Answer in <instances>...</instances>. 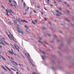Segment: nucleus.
<instances>
[{
	"instance_id": "0e129e2a",
	"label": "nucleus",
	"mask_w": 74,
	"mask_h": 74,
	"mask_svg": "<svg viewBox=\"0 0 74 74\" xmlns=\"http://www.w3.org/2000/svg\"><path fill=\"white\" fill-rule=\"evenodd\" d=\"M22 2H23V0H21Z\"/></svg>"
},
{
	"instance_id": "f704fd0d",
	"label": "nucleus",
	"mask_w": 74,
	"mask_h": 74,
	"mask_svg": "<svg viewBox=\"0 0 74 74\" xmlns=\"http://www.w3.org/2000/svg\"><path fill=\"white\" fill-rule=\"evenodd\" d=\"M10 5L11 7H13V5H12V4H10Z\"/></svg>"
},
{
	"instance_id": "8fccbe9b",
	"label": "nucleus",
	"mask_w": 74,
	"mask_h": 74,
	"mask_svg": "<svg viewBox=\"0 0 74 74\" xmlns=\"http://www.w3.org/2000/svg\"><path fill=\"white\" fill-rule=\"evenodd\" d=\"M13 54H14L15 56H16V54H15V53H14Z\"/></svg>"
},
{
	"instance_id": "20e7f679",
	"label": "nucleus",
	"mask_w": 74,
	"mask_h": 74,
	"mask_svg": "<svg viewBox=\"0 0 74 74\" xmlns=\"http://www.w3.org/2000/svg\"><path fill=\"white\" fill-rule=\"evenodd\" d=\"M29 61L31 63V65H32V66H33V67H34V65L33 64V63H32V62H33V61H32V60H29Z\"/></svg>"
},
{
	"instance_id": "13d9d810",
	"label": "nucleus",
	"mask_w": 74,
	"mask_h": 74,
	"mask_svg": "<svg viewBox=\"0 0 74 74\" xmlns=\"http://www.w3.org/2000/svg\"><path fill=\"white\" fill-rule=\"evenodd\" d=\"M16 73L17 74H19V73H18V72H16Z\"/></svg>"
},
{
	"instance_id": "864d4df0",
	"label": "nucleus",
	"mask_w": 74,
	"mask_h": 74,
	"mask_svg": "<svg viewBox=\"0 0 74 74\" xmlns=\"http://www.w3.org/2000/svg\"><path fill=\"white\" fill-rule=\"evenodd\" d=\"M2 74H5V73H4V72H2Z\"/></svg>"
},
{
	"instance_id": "e433bc0d",
	"label": "nucleus",
	"mask_w": 74,
	"mask_h": 74,
	"mask_svg": "<svg viewBox=\"0 0 74 74\" xmlns=\"http://www.w3.org/2000/svg\"><path fill=\"white\" fill-rule=\"evenodd\" d=\"M44 8L45 9V10H46V11H47V9H46V8Z\"/></svg>"
},
{
	"instance_id": "2eb2a0df",
	"label": "nucleus",
	"mask_w": 74,
	"mask_h": 74,
	"mask_svg": "<svg viewBox=\"0 0 74 74\" xmlns=\"http://www.w3.org/2000/svg\"><path fill=\"white\" fill-rule=\"evenodd\" d=\"M25 28H26L27 29H29V28H28L26 25H25Z\"/></svg>"
},
{
	"instance_id": "774afa93",
	"label": "nucleus",
	"mask_w": 74,
	"mask_h": 74,
	"mask_svg": "<svg viewBox=\"0 0 74 74\" xmlns=\"http://www.w3.org/2000/svg\"><path fill=\"white\" fill-rule=\"evenodd\" d=\"M64 3H65V4H66V2H64Z\"/></svg>"
},
{
	"instance_id": "3c124183",
	"label": "nucleus",
	"mask_w": 74,
	"mask_h": 74,
	"mask_svg": "<svg viewBox=\"0 0 74 74\" xmlns=\"http://www.w3.org/2000/svg\"><path fill=\"white\" fill-rule=\"evenodd\" d=\"M28 55L29 56V58H30V55H29V54H28Z\"/></svg>"
},
{
	"instance_id": "dca6fc26",
	"label": "nucleus",
	"mask_w": 74,
	"mask_h": 74,
	"mask_svg": "<svg viewBox=\"0 0 74 74\" xmlns=\"http://www.w3.org/2000/svg\"><path fill=\"white\" fill-rule=\"evenodd\" d=\"M16 20L17 21H18V22H21V21H19V18H16Z\"/></svg>"
},
{
	"instance_id": "ea45409f",
	"label": "nucleus",
	"mask_w": 74,
	"mask_h": 74,
	"mask_svg": "<svg viewBox=\"0 0 74 74\" xmlns=\"http://www.w3.org/2000/svg\"><path fill=\"white\" fill-rule=\"evenodd\" d=\"M67 21V22H70V20H66Z\"/></svg>"
},
{
	"instance_id": "4468645a",
	"label": "nucleus",
	"mask_w": 74,
	"mask_h": 74,
	"mask_svg": "<svg viewBox=\"0 0 74 74\" xmlns=\"http://www.w3.org/2000/svg\"><path fill=\"white\" fill-rule=\"evenodd\" d=\"M2 67L3 68V69H5V70L6 71H7V69H5V68L3 67V66H2Z\"/></svg>"
},
{
	"instance_id": "1a4fd4ad",
	"label": "nucleus",
	"mask_w": 74,
	"mask_h": 74,
	"mask_svg": "<svg viewBox=\"0 0 74 74\" xmlns=\"http://www.w3.org/2000/svg\"><path fill=\"white\" fill-rule=\"evenodd\" d=\"M8 52H9L10 53V54L12 55H13V54L10 51H8Z\"/></svg>"
},
{
	"instance_id": "ddd939ff",
	"label": "nucleus",
	"mask_w": 74,
	"mask_h": 74,
	"mask_svg": "<svg viewBox=\"0 0 74 74\" xmlns=\"http://www.w3.org/2000/svg\"><path fill=\"white\" fill-rule=\"evenodd\" d=\"M56 12H58V13H60V14H62V13H60V12H59V11L58 10H56Z\"/></svg>"
},
{
	"instance_id": "72a5a7b5",
	"label": "nucleus",
	"mask_w": 74,
	"mask_h": 74,
	"mask_svg": "<svg viewBox=\"0 0 74 74\" xmlns=\"http://www.w3.org/2000/svg\"><path fill=\"white\" fill-rule=\"evenodd\" d=\"M11 51L12 53H14V52H13V51H12V49H11Z\"/></svg>"
},
{
	"instance_id": "de8ad7c7",
	"label": "nucleus",
	"mask_w": 74,
	"mask_h": 74,
	"mask_svg": "<svg viewBox=\"0 0 74 74\" xmlns=\"http://www.w3.org/2000/svg\"><path fill=\"white\" fill-rule=\"evenodd\" d=\"M67 11H68V14H69V11L68 10H67Z\"/></svg>"
},
{
	"instance_id": "7ed1b4c3",
	"label": "nucleus",
	"mask_w": 74,
	"mask_h": 74,
	"mask_svg": "<svg viewBox=\"0 0 74 74\" xmlns=\"http://www.w3.org/2000/svg\"><path fill=\"white\" fill-rule=\"evenodd\" d=\"M12 63L13 65H15L16 64V66H18V64H17L14 61L12 62Z\"/></svg>"
},
{
	"instance_id": "a211bd4d",
	"label": "nucleus",
	"mask_w": 74,
	"mask_h": 74,
	"mask_svg": "<svg viewBox=\"0 0 74 74\" xmlns=\"http://www.w3.org/2000/svg\"><path fill=\"white\" fill-rule=\"evenodd\" d=\"M14 23H15V24H17V23L16 22V21H14Z\"/></svg>"
},
{
	"instance_id": "2f4dec72",
	"label": "nucleus",
	"mask_w": 74,
	"mask_h": 74,
	"mask_svg": "<svg viewBox=\"0 0 74 74\" xmlns=\"http://www.w3.org/2000/svg\"><path fill=\"white\" fill-rule=\"evenodd\" d=\"M47 35H48V36H49V37H50L51 36V35H49V34H48Z\"/></svg>"
},
{
	"instance_id": "37998d69",
	"label": "nucleus",
	"mask_w": 74,
	"mask_h": 74,
	"mask_svg": "<svg viewBox=\"0 0 74 74\" xmlns=\"http://www.w3.org/2000/svg\"><path fill=\"white\" fill-rule=\"evenodd\" d=\"M33 11L35 13H36V12L34 10H33Z\"/></svg>"
},
{
	"instance_id": "c9c22d12",
	"label": "nucleus",
	"mask_w": 74,
	"mask_h": 74,
	"mask_svg": "<svg viewBox=\"0 0 74 74\" xmlns=\"http://www.w3.org/2000/svg\"><path fill=\"white\" fill-rule=\"evenodd\" d=\"M37 8H40V6H37Z\"/></svg>"
},
{
	"instance_id": "e2e57ef3",
	"label": "nucleus",
	"mask_w": 74,
	"mask_h": 74,
	"mask_svg": "<svg viewBox=\"0 0 74 74\" xmlns=\"http://www.w3.org/2000/svg\"><path fill=\"white\" fill-rule=\"evenodd\" d=\"M50 6H51V7H52V6H53V5H50Z\"/></svg>"
},
{
	"instance_id": "a19ab883",
	"label": "nucleus",
	"mask_w": 74,
	"mask_h": 74,
	"mask_svg": "<svg viewBox=\"0 0 74 74\" xmlns=\"http://www.w3.org/2000/svg\"><path fill=\"white\" fill-rule=\"evenodd\" d=\"M59 10H62V9L61 8H59Z\"/></svg>"
},
{
	"instance_id": "4be33fe9",
	"label": "nucleus",
	"mask_w": 74,
	"mask_h": 74,
	"mask_svg": "<svg viewBox=\"0 0 74 74\" xmlns=\"http://www.w3.org/2000/svg\"><path fill=\"white\" fill-rule=\"evenodd\" d=\"M19 66H23H23L22 65H21V64H19Z\"/></svg>"
},
{
	"instance_id": "4d7b16f0",
	"label": "nucleus",
	"mask_w": 74,
	"mask_h": 74,
	"mask_svg": "<svg viewBox=\"0 0 74 74\" xmlns=\"http://www.w3.org/2000/svg\"><path fill=\"white\" fill-rule=\"evenodd\" d=\"M0 47L1 48H2V47L1 46V45H0Z\"/></svg>"
},
{
	"instance_id": "b1692460",
	"label": "nucleus",
	"mask_w": 74,
	"mask_h": 74,
	"mask_svg": "<svg viewBox=\"0 0 74 74\" xmlns=\"http://www.w3.org/2000/svg\"><path fill=\"white\" fill-rule=\"evenodd\" d=\"M26 14H27V13H24V14H23L24 15H26Z\"/></svg>"
},
{
	"instance_id": "393cba45",
	"label": "nucleus",
	"mask_w": 74,
	"mask_h": 74,
	"mask_svg": "<svg viewBox=\"0 0 74 74\" xmlns=\"http://www.w3.org/2000/svg\"><path fill=\"white\" fill-rule=\"evenodd\" d=\"M56 16H60V15H59V14H56Z\"/></svg>"
},
{
	"instance_id": "c85d7f7f",
	"label": "nucleus",
	"mask_w": 74,
	"mask_h": 74,
	"mask_svg": "<svg viewBox=\"0 0 74 74\" xmlns=\"http://www.w3.org/2000/svg\"><path fill=\"white\" fill-rule=\"evenodd\" d=\"M5 68H7V69H8V70H10V69H9V68H8V67L6 66H5Z\"/></svg>"
},
{
	"instance_id": "f03ea898",
	"label": "nucleus",
	"mask_w": 74,
	"mask_h": 74,
	"mask_svg": "<svg viewBox=\"0 0 74 74\" xmlns=\"http://www.w3.org/2000/svg\"><path fill=\"white\" fill-rule=\"evenodd\" d=\"M19 29H19V28H18L17 29V31L18 32V33H21L23 35V32L19 30Z\"/></svg>"
},
{
	"instance_id": "49530a36",
	"label": "nucleus",
	"mask_w": 74,
	"mask_h": 74,
	"mask_svg": "<svg viewBox=\"0 0 74 74\" xmlns=\"http://www.w3.org/2000/svg\"><path fill=\"white\" fill-rule=\"evenodd\" d=\"M45 44H48L47 43V42H45Z\"/></svg>"
},
{
	"instance_id": "c03bdc74",
	"label": "nucleus",
	"mask_w": 74,
	"mask_h": 74,
	"mask_svg": "<svg viewBox=\"0 0 74 74\" xmlns=\"http://www.w3.org/2000/svg\"><path fill=\"white\" fill-rule=\"evenodd\" d=\"M5 43L6 44H7V45H8V43H7V42H5Z\"/></svg>"
},
{
	"instance_id": "9b49d317",
	"label": "nucleus",
	"mask_w": 74,
	"mask_h": 74,
	"mask_svg": "<svg viewBox=\"0 0 74 74\" xmlns=\"http://www.w3.org/2000/svg\"><path fill=\"white\" fill-rule=\"evenodd\" d=\"M28 8L27 9H25V11H28L29 10V7H27Z\"/></svg>"
},
{
	"instance_id": "f257e3e1",
	"label": "nucleus",
	"mask_w": 74,
	"mask_h": 74,
	"mask_svg": "<svg viewBox=\"0 0 74 74\" xmlns=\"http://www.w3.org/2000/svg\"><path fill=\"white\" fill-rule=\"evenodd\" d=\"M6 11L7 12L6 14H7V16H10V15L8 14V12L10 14H11V13H12V14H14V12H13L11 9L10 10V11H9L8 10H7V9H6Z\"/></svg>"
},
{
	"instance_id": "6e6552de",
	"label": "nucleus",
	"mask_w": 74,
	"mask_h": 74,
	"mask_svg": "<svg viewBox=\"0 0 74 74\" xmlns=\"http://www.w3.org/2000/svg\"><path fill=\"white\" fill-rule=\"evenodd\" d=\"M14 46L15 47V48H16V49H17V50H18V51L19 52V49H17V48H16V46L15 45H14Z\"/></svg>"
},
{
	"instance_id": "f3484780",
	"label": "nucleus",
	"mask_w": 74,
	"mask_h": 74,
	"mask_svg": "<svg viewBox=\"0 0 74 74\" xmlns=\"http://www.w3.org/2000/svg\"><path fill=\"white\" fill-rule=\"evenodd\" d=\"M47 0V1L48 4H49V1H50L49 0Z\"/></svg>"
},
{
	"instance_id": "69168bd1",
	"label": "nucleus",
	"mask_w": 74,
	"mask_h": 74,
	"mask_svg": "<svg viewBox=\"0 0 74 74\" xmlns=\"http://www.w3.org/2000/svg\"><path fill=\"white\" fill-rule=\"evenodd\" d=\"M9 33H10V34H11V33H10V31H9Z\"/></svg>"
},
{
	"instance_id": "f8f14e48",
	"label": "nucleus",
	"mask_w": 74,
	"mask_h": 74,
	"mask_svg": "<svg viewBox=\"0 0 74 74\" xmlns=\"http://www.w3.org/2000/svg\"><path fill=\"white\" fill-rule=\"evenodd\" d=\"M42 56V58L43 60H44V59H45L44 58H45V57L43 56Z\"/></svg>"
},
{
	"instance_id": "6e6d98bb",
	"label": "nucleus",
	"mask_w": 74,
	"mask_h": 74,
	"mask_svg": "<svg viewBox=\"0 0 74 74\" xmlns=\"http://www.w3.org/2000/svg\"><path fill=\"white\" fill-rule=\"evenodd\" d=\"M26 31L27 33H29V31H27V30H26Z\"/></svg>"
},
{
	"instance_id": "79ce46f5",
	"label": "nucleus",
	"mask_w": 74,
	"mask_h": 74,
	"mask_svg": "<svg viewBox=\"0 0 74 74\" xmlns=\"http://www.w3.org/2000/svg\"><path fill=\"white\" fill-rule=\"evenodd\" d=\"M41 14H42V15H44V13H43V12H41Z\"/></svg>"
},
{
	"instance_id": "c756f323",
	"label": "nucleus",
	"mask_w": 74,
	"mask_h": 74,
	"mask_svg": "<svg viewBox=\"0 0 74 74\" xmlns=\"http://www.w3.org/2000/svg\"><path fill=\"white\" fill-rule=\"evenodd\" d=\"M32 11H31L30 12V15H31V14H32Z\"/></svg>"
},
{
	"instance_id": "bf43d9fd",
	"label": "nucleus",
	"mask_w": 74,
	"mask_h": 74,
	"mask_svg": "<svg viewBox=\"0 0 74 74\" xmlns=\"http://www.w3.org/2000/svg\"><path fill=\"white\" fill-rule=\"evenodd\" d=\"M17 47L18 48V49H19V47L18 46H17Z\"/></svg>"
},
{
	"instance_id": "7c9ffc66",
	"label": "nucleus",
	"mask_w": 74,
	"mask_h": 74,
	"mask_svg": "<svg viewBox=\"0 0 74 74\" xmlns=\"http://www.w3.org/2000/svg\"><path fill=\"white\" fill-rule=\"evenodd\" d=\"M44 19H45V21H47V18H44Z\"/></svg>"
},
{
	"instance_id": "58836bf2",
	"label": "nucleus",
	"mask_w": 74,
	"mask_h": 74,
	"mask_svg": "<svg viewBox=\"0 0 74 74\" xmlns=\"http://www.w3.org/2000/svg\"><path fill=\"white\" fill-rule=\"evenodd\" d=\"M11 60H14L13 59V58H11Z\"/></svg>"
},
{
	"instance_id": "39448f33",
	"label": "nucleus",
	"mask_w": 74,
	"mask_h": 74,
	"mask_svg": "<svg viewBox=\"0 0 74 74\" xmlns=\"http://www.w3.org/2000/svg\"><path fill=\"white\" fill-rule=\"evenodd\" d=\"M21 21L23 22H25V23H27V22L26 21H25V20H21Z\"/></svg>"
},
{
	"instance_id": "4c0bfd02",
	"label": "nucleus",
	"mask_w": 74,
	"mask_h": 74,
	"mask_svg": "<svg viewBox=\"0 0 74 74\" xmlns=\"http://www.w3.org/2000/svg\"><path fill=\"white\" fill-rule=\"evenodd\" d=\"M9 3H11V1L10 0L9 1Z\"/></svg>"
},
{
	"instance_id": "338daca9",
	"label": "nucleus",
	"mask_w": 74,
	"mask_h": 74,
	"mask_svg": "<svg viewBox=\"0 0 74 74\" xmlns=\"http://www.w3.org/2000/svg\"><path fill=\"white\" fill-rule=\"evenodd\" d=\"M67 5V6H68L69 7V5Z\"/></svg>"
},
{
	"instance_id": "5fc2aeb1",
	"label": "nucleus",
	"mask_w": 74,
	"mask_h": 74,
	"mask_svg": "<svg viewBox=\"0 0 74 74\" xmlns=\"http://www.w3.org/2000/svg\"><path fill=\"white\" fill-rule=\"evenodd\" d=\"M17 26H19V25H18V24H17Z\"/></svg>"
},
{
	"instance_id": "473e14b6",
	"label": "nucleus",
	"mask_w": 74,
	"mask_h": 74,
	"mask_svg": "<svg viewBox=\"0 0 74 74\" xmlns=\"http://www.w3.org/2000/svg\"><path fill=\"white\" fill-rule=\"evenodd\" d=\"M42 29L43 30H44V29H45V27H43V28H42Z\"/></svg>"
},
{
	"instance_id": "a878e982",
	"label": "nucleus",
	"mask_w": 74,
	"mask_h": 74,
	"mask_svg": "<svg viewBox=\"0 0 74 74\" xmlns=\"http://www.w3.org/2000/svg\"><path fill=\"white\" fill-rule=\"evenodd\" d=\"M34 21L35 22V23H37V20H35Z\"/></svg>"
},
{
	"instance_id": "680f3d73",
	"label": "nucleus",
	"mask_w": 74,
	"mask_h": 74,
	"mask_svg": "<svg viewBox=\"0 0 74 74\" xmlns=\"http://www.w3.org/2000/svg\"><path fill=\"white\" fill-rule=\"evenodd\" d=\"M54 3H55V4H56V2L55 1V2H54Z\"/></svg>"
},
{
	"instance_id": "09e8293b",
	"label": "nucleus",
	"mask_w": 74,
	"mask_h": 74,
	"mask_svg": "<svg viewBox=\"0 0 74 74\" xmlns=\"http://www.w3.org/2000/svg\"><path fill=\"white\" fill-rule=\"evenodd\" d=\"M54 37H56V35H54Z\"/></svg>"
},
{
	"instance_id": "bb28decb",
	"label": "nucleus",
	"mask_w": 74,
	"mask_h": 74,
	"mask_svg": "<svg viewBox=\"0 0 74 74\" xmlns=\"http://www.w3.org/2000/svg\"><path fill=\"white\" fill-rule=\"evenodd\" d=\"M32 23H33V24H34V25H35L36 24L35 23H34L33 21H32Z\"/></svg>"
},
{
	"instance_id": "603ef678",
	"label": "nucleus",
	"mask_w": 74,
	"mask_h": 74,
	"mask_svg": "<svg viewBox=\"0 0 74 74\" xmlns=\"http://www.w3.org/2000/svg\"><path fill=\"white\" fill-rule=\"evenodd\" d=\"M20 67H21V69H22V70H23V69H22V67H21L20 66Z\"/></svg>"
},
{
	"instance_id": "423d86ee",
	"label": "nucleus",
	"mask_w": 74,
	"mask_h": 74,
	"mask_svg": "<svg viewBox=\"0 0 74 74\" xmlns=\"http://www.w3.org/2000/svg\"><path fill=\"white\" fill-rule=\"evenodd\" d=\"M14 2V3H15V5H13V6L14 7H16V5H17V3H16V2H15V1H13Z\"/></svg>"
},
{
	"instance_id": "9d476101",
	"label": "nucleus",
	"mask_w": 74,
	"mask_h": 74,
	"mask_svg": "<svg viewBox=\"0 0 74 74\" xmlns=\"http://www.w3.org/2000/svg\"><path fill=\"white\" fill-rule=\"evenodd\" d=\"M23 6L24 7V8H25V7H26V3H23Z\"/></svg>"
},
{
	"instance_id": "0eeeda50",
	"label": "nucleus",
	"mask_w": 74,
	"mask_h": 74,
	"mask_svg": "<svg viewBox=\"0 0 74 74\" xmlns=\"http://www.w3.org/2000/svg\"><path fill=\"white\" fill-rule=\"evenodd\" d=\"M8 36L9 37V38L10 39V40H12V37H11V36L8 35Z\"/></svg>"
},
{
	"instance_id": "cd10ccee",
	"label": "nucleus",
	"mask_w": 74,
	"mask_h": 74,
	"mask_svg": "<svg viewBox=\"0 0 74 74\" xmlns=\"http://www.w3.org/2000/svg\"><path fill=\"white\" fill-rule=\"evenodd\" d=\"M2 42V44H3V45H5L4 44L3 42Z\"/></svg>"
},
{
	"instance_id": "5701e85b",
	"label": "nucleus",
	"mask_w": 74,
	"mask_h": 74,
	"mask_svg": "<svg viewBox=\"0 0 74 74\" xmlns=\"http://www.w3.org/2000/svg\"><path fill=\"white\" fill-rule=\"evenodd\" d=\"M1 56V57H2V59H4V60H5V58H3V56Z\"/></svg>"
},
{
	"instance_id": "a18cd8bd",
	"label": "nucleus",
	"mask_w": 74,
	"mask_h": 74,
	"mask_svg": "<svg viewBox=\"0 0 74 74\" xmlns=\"http://www.w3.org/2000/svg\"><path fill=\"white\" fill-rule=\"evenodd\" d=\"M49 23L50 25H51V22H49Z\"/></svg>"
},
{
	"instance_id": "6ab92c4d",
	"label": "nucleus",
	"mask_w": 74,
	"mask_h": 74,
	"mask_svg": "<svg viewBox=\"0 0 74 74\" xmlns=\"http://www.w3.org/2000/svg\"><path fill=\"white\" fill-rule=\"evenodd\" d=\"M11 69L12 70H13V71H15V70H14L13 69H12V68H11Z\"/></svg>"
},
{
	"instance_id": "412c9836",
	"label": "nucleus",
	"mask_w": 74,
	"mask_h": 74,
	"mask_svg": "<svg viewBox=\"0 0 74 74\" xmlns=\"http://www.w3.org/2000/svg\"><path fill=\"white\" fill-rule=\"evenodd\" d=\"M38 42H40V43H41V44H43V43L42 42H41L38 40Z\"/></svg>"
},
{
	"instance_id": "052dcab7",
	"label": "nucleus",
	"mask_w": 74,
	"mask_h": 74,
	"mask_svg": "<svg viewBox=\"0 0 74 74\" xmlns=\"http://www.w3.org/2000/svg\"><path fill=\"white\" fill-rule=\"evenodd\" d=\"M39 38L40 40H41V38L40 37H39Z\"/></svg>"
},
{
	"instance_id": "aec40b11",
	"label": "nucleus",
	"mask_w": 74,
	"mask_h": 74,
	"mask_svg": "<svg viewBox=\"0 0 74 74\" xmlns=\"http://www.w3.org/2000/svg\"><path fill=\"white\" fill-rule=\"evenodd\" d=\"M42 53H43V54H44V55H45V52L44 51H42Z\"/></svg>"
}]
</instances>
